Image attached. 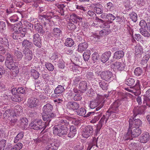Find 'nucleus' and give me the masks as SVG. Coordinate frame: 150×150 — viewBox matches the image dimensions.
Masks as SVG:
<instances>
[{"label":"nucleus","mask_w":150,"mask_h":150,"mask_svg":"<svg viewBox=\"0 0 150 150\" xmlns=\"http://www.w3.org/2000/svg\"><path fill=\"white\" fill-rule=\"evenodd\" d=\"M43 113L42 118L44 121H46L44 123L47 125L48 126L52 120L55 116V115L54 113Z\"/></svg>","instance_id":"10"},{"label":"nucleus","mask_w":150,"mask_h":150,"mask_svg":"<svg viewBox=\"0 0 150 150\" xmlns=\"http://www.w3.org/2000/svg\"><path fill=\"white\" fill-rule=\"evenodd\" d=\"M110 32V31L108 30L103 29L99 32V34L101 36L105 35L108 34Z\"/></svg>","instance_id":"57"},{"label":"nucleus","mask_w":150,"mask_h":150,"mask_svg":"<svg viewBox=\"0 0 150 150\" xmlns=\"http://www.w3.org/2000/svg\"><path fill=\"white\" fill-rule=\"evenodd\" d=\"M102 79L107 81H110L113 76L112 73L110 71L107 70L102 71L100 74Z\"/></svg>","instance_id":"9"},{"label":"nucleus","mask_w":150,"mask_h":150,"mask_svg":"<svg viewBox=\"0 0 150 150\" xmlns=\"http://www.w3.org/2000/svg\"><path fill=\"white\" fill-rule=\"evenodd\" d=\"M1 44L4 45V46L8 48H9V43L8 39L5 37H3L2 40Z\"/></svg>","instance_id":"52"},{"label":"nucleus","mask_w":150,"mask_h":150,"mask_svg":"<svg viewBox=\"0 0 150 150\" xmlns=\"http://www.w3.org/2000/svg\"><path fill=\"white\" fill-rule=\"evenodd\" d=\"M72 16L73 17L72 21L74 23H77L78 22H82L83 18L82 17L74 13L73 14Z\"/></svg>","instance_id":"33"},{"label":"nucleus","mask_w":150,"mask_h":150,"mask_svg":"<svg viewBox=\"0 0 150 150\" xmlns=\"http://www.w3.org/2000/svg\"><path fill=\"white\" fill-rule=\"evenodd\" d=\"M93 126L88 125L83 129L82 135L84 137L87 138L93 134Z\"/></svg>","instance_id":"8"},{"label":"nucleus","mask_w":150,"mask_h":150,"mask_svg":"<svg viewBox=\"0 0 150 150\" xmlns=\"http://www.w3.org/2000/svg\"><path fill=\"white\" fill-rule=\"evenodd\" d=\"M67 28L69 30H71V31H73L76 28V26L75 25L71 23H69Z\"/></svg>","instance_id":"59"},{"label":"nucleus","mask_w":150,"mask_h":150,"mask_svg":"<svg viewBox=\"0 0 150 150\" xmlns=\"http://www.w3.org/2000/svg\"><path fill=\"white\" fill-rule=\"evenodd\" d=\"M30 127L32 129L36 130L45 129L47 125L44 122L39 119H35L32 121L30 124Z\"/></svg>","instance_id":"3"},{"label":"nucleus","mask_w":150,"mask_h":150,"mask_svg":"<svg viewBox=\"0 0 150 150\" xmlns=\"http://www.w3.org/2000/svg\"><path fill=\"white\" fill-rule=\"evenodd\" d=\"M18 31L19 32V34L21 38H23L25 36V32L26 29L25 28H22L20 26H18V27H16Z\"/></svg>","instance_id":"39"},{"label":"nucleus","mask_w":150,"mask_h":150,"mask_svg":"<svg viewBox=\"0 0 150 150\" xmlns=\"http://www.w3.org/2000/svg\"><path fill=\"white\" fill-rule=\"evenodd\" d=\"M100 101L98 99H96L93 101H90V106L91 109H94L97 107L100 104Z\"/></svg>","instance_id":"36"},{"label":"nucleus","mask_w":150,"mask_h":150,"mask_svg":"<svg viewBox=\"0 0 150 150\" xmlns=\"http://www.w3.org/2000/svg\"><path fill=\"white\" fill-rule=\"evenodd\" d=\"M24 136V132H20L16 136L14 140V142L15 143H17L19 139H21Z\"/></svg>","instance_id":"50"},{"label":"nucleus","mask_w":150,"mask_h":150,"mask_svg":"<svg viewBox=\"0 0 150 150\" xmlns=\"http://www.w3.org/2000/svg\"><path fill=\"white\" fill-rule=\"evenodd\" d=\"M6 62L13 61V57L12 54L9 52H6Z\"/></svg>","instance_id":"49"},{"label":"nucleus","mask_w":150,"mask_h":150,"mask_svg":"<svg viewBox=\"0 0 150 150\" xmlns=\"http://www.w3.org/2000/svg\"><path fill=\"white\" fill-rule=\"evenodd\" d=\"M21 95L17 94L15 92V93L13 94V96L11 97V99L13 101L19 102H20L22 100V97Z\"/></svg>","instance_id":"34"},{"label":"nucleus","mask_w":150,"mask_h":150,"mask_svg":"<svg viewBox=\"0 0 150 150\" xmlns=\"http://www.w3.org/2000/svg\"><path fill=\"white\" fill-rule=\"evenodd\" d=\"M115 18V17L112 14L109 13L107 14L106 19L110 23H112V22Z\"/></svg>","instance_id":"54"},{"label":"nucleus","mask_w":150,"mask_h":150,"mask_svg":"<svg viewBox=\"0 0 150 150\" xmlns=\"http://www.w3.org/2000/svg\"><path fill=\"white\" fill-rule=\"evenodd\" d=\"M100 87L103 90H106L108 88V83L105 81H101L99 83Z\"/></svg>","instance_id":"43"},{"label":"nucleus","mask_w":150,"mask_h":150,"mask_svg":"<svg viewBox=\"0 0 150 150\" xmlns=\"http://www.w3.org/2000/svg\"><path fill=\"white\" fill-rule=\"evenodd\" d=\"M120 105V101L119 100L115 101L111 105L109 109V111L110 112L108 113V116L114 112H119L120 111L119 106Z\"/></svg>","instance_id":"7"},{"label":"nucleus","mask_w":150,"mask_h":150,"mask_svg":"<svg viewBox=\"0 0 150 150\" xmlns=\"http://www.w3.org/2000/svg\"><path fill=\"white\" fill-rule=\"evenodd\" d=\"M146 109L145 105L134 107L133 110V117H135L138 115H141L144 113V111Z\"/></svg>","instance_id":"12"},{"label":"nucleus","mask_w":150,"mask_h":150,"mask_svg":"<svg viewBox=\"0 0 150 150\" xmlns=\"http://www.w3.org/2000/svg\"><path fill=\"white\" fill-rule=\"evenodd\" d=\"M26 89L22 87H19L17 89L13 88L11 91L12 94L15 93V92L17 93V94H18L21 96V95H24L26 93Z\"/></svg>","instance_id":"21"},{"label":"nucleus","mask_w":150,"mask_h":150,"mask_svg":"<svg viewBox=\"0 0 150 150\" xmlns=\"http://www.w3.org/2000/svg\"><path fill=\"white\" fill-rule=\"evenodd\" d=\"M111 52L110 51H108L103 54L101 55L100 60L102 62L105 63L108 60L111 56Z\"/></svg>","instance_id":"23"},{"label":"nucleus","mask_w":150,"mask_h":150,"mask_svg":"<svg viewBox=\"0 0 150 150\" xmlns=\"http://www.w3.org/2000/svg\"><path fill=\"white\" fill-rule=\"evenodd\" d=\"M148 96H143V99L144 101H143L144 104H146V105H148V103L150 102V99Z\"/></svg>","instance_id":"62"},{"label":"nucleus","mask_w":150,"mask_h":150,"mask_svg":"<svg viewBox=\"0 0 150 150\" xmlns=\"http://www.w3.org/2000/svg\"><path fill=\"white\" fill-rule=\"evenodd\" d=\"M33 29L36 33L42 35H43L45 33V30L43 29L42 26L39 23H35Z\"/></svg>","instance_id":"19"},{"label":"nucleus","mask_w":150,"mask_h":150,"mask_svg":"<svg viewBox=\"0 0 150 150\" xmlns=\"http://www.w3.org/2000/svg\"><path fill=\"white\" fill-rule=\"evenodd\" d=\"M50 140V138L47 134L44 135L42 137L36 140V142H42L44 144H47Z\"/></svg>","instance_id":"31"},{"label":"nucleus","mask_w":150,"mask_h":150,"mask_svg":"<svg viewBox=\"0 0 150 150\" xmlns=\"http://www.w3.org/2000/svg\"><path fill=\"white\" fill-rule=\"evenodd\" d=\"M143 73V71L142 69L139 67L136 68L134 71V74L137 76H139L142 75Z\"/></svg>","instance_id":"53"},{"label":"nucleus","mask_w":150,"mask_h":150,"mask_svg":"<svg viewBox=\"0 0 150 150\" xmlns=\"http://www.w3.org/2000/svg\"><path fill=\"white\" fill-rule=\"evenodd\" d=\"M52 34L54 37L58 38L62 35V30L59 28H55L53 29Z\"/></svg>","instance_id":"26"},{"label":"nucleus","mask_w":150,"mask_h":150,"mask_svg":"<svg viewBox=\"0 0 150 150\" xmlns=\"http://www.w3.org/2000/svg\"><path fill=\"white\" fill-rule=\"evenodd\" d=\"M71 61L75 65V66H80L82 65V63L80 61V59L75 56L72 57Z\"/></svg>","instance_id":"32"},{"label":"nucleus","mask_w":150,"mask_h":150,"mask_svg":"<svg viewBox=\"0 0 150 150\" xmlns=\"http://www.w3.org/2000/svg\"><path fill=\"white\" fill-rule=\"evenodd\" d=\"M134 117H131L129 120V127L130 129L139 128L142 125V122L139 119H134Z\"/></svg>","instance_id":"5"},{"label":"nucleus","mask_w":150,"mask_h":150,"mask_svg":"<svg viewBox=\"0 0 150 150\" xmlns=\"http://www.w3.org/2000/svg\"><path fill=\"white\" fill-rule=\"evenodd\" d=\"M19 127L23 130H26L28 126V120L25 117L20 118L19 121Z\"/></svg>","instance_id":"15"},{"label":"nucleus","mask_w":150,"mask_h":150,"mask_svg":"<svg viewBox=\"0 0 150 150\" xmlns=\"http://www.w3.org/2000/svg\"><path fill=\"white\" fill-rule=\"evenodd\" d=\"M14 54L16 59L19 61L23 57L22 53L18 50H15L14 52Z\"/></svg>","instance_id":"40"},{"label":"nucleus","mask_w":150,"mask_h":150,"mask_svg":"<svg viewBox=\"0 0 150 150\" xmlns=\"http://www.w3.org/2000/svg\"><path fill=\"white\" fill-rule=\"evenodd\" d=\"M125 84L129 86H133L135 84V80L133 78L126 79L125 81Z\"/></svg>","instance_id":"35"},{"label":"nucleus","mask_w":150,"mask_h":150,"mask_svg":"<svg viewBox=\"0 0 150 150\" xmlns=\"http://www.w3.org/2000/svg\"><path fill=\"white\" fill-rule=\"evenodd\" d=\"M100 59L99 55L97 52H94L92 55V60L93 63H95L99 62Z\"/></svg>","instance_id":"42"},{"label":"nucleus","mask_w":150,"mask_h":150,"mask_svg":"<svg viewBox=\"0 0 150 150\" xmlns=\"http://www.w3.org/2000/svg\"><path fill=\"white\" fill-rule=\"evenodd\" d=\"M106 7L108 9H109L110 11H111L112 10H113L114 8V3L111 2H109L107 3L106 5Z\"/></svg>","instance_id":"60"},{"label":"nucleus","mask_w":150,"mask_h":150,"mask_svg":"<svg viewBox=\"0 0 150 150\" xmlns=\"http://www.w3.org/2000/svg\"><path fill=\"white\" fill-rule=\"evenodd\" d=\"M23 54H25L24 57L25 59L24 63L25 64H27V63L30 61L33 58V54L32 51L30 50H24Z\"/></svg>","instance_id":"14"},{"label":"nucleus","mask_w":150,"mask_h":150,"mask_svg":"<svg viewBox=\"0 0 150 150\" xmlns=\"http://www.w3.org/2000/svg\"><path fill=\"white\" fill-rule=\"evenodd\" d=\"M140 33L144 37L149 38L150 37V33L146 28H141L139 29Z\"/></svg>","instance_id":"45"},{"label":"nucleus","mask_w":150,"mask_h":150,"mask_svg":"<svg viewBox=\"0 0 150 150\" xmlns=\"http://www.w3.org/2000/svg\"><path fill=\"white\" fill-rule=\"evenodd\" d=\"M21 43L22 47L25 49V50H30L33 46V42L27 39H24Z\"/></svg>","instance_id":"17"},{"label":"nucleus","mask_w":150,"mask_h":150,"mask_svg":"<svg viewBox=\"0 0 150 150\" xmlns=\"http://www.w3.org/2000/svg\"><path fill=\"white\" fill-rule=\"evenodd\" d=\"M132 87L135 90H131L129 89H126V90L129 92L133 93L136 96L139 95L141 94L139 81L138 80L136 81L135 84Z\"/></svg>","instance_id":"11"},{"label":"nucleus","mask_w":150,"mask_h":150,"mask_svg":"<svg viewBox=\"0 0 150 150\" xmlns=\"http://www.w3.org/2000/svg\"><path fill=\"white\" fill-rule=\"evenodd\" d=\"M134 128L132 131V129H130L129 127L127 132L123 137V139L125 141L132 140V137H137L141 134V130L139 128Z\"/></svg>","instance_id":"2"},{"label":"nucleus","mask_w":150,"mask_h":150,"mask_svg":"<svg viewBox=\"0 0 150 150\" xmlns=\"http://www.w3.org/2000/svg\"><path fill=\"white\" fill-rule=\"evenodd\" d=\"M19 32L17 29L16 30L13 29V32L12 33V37L15 40L20 39L21 37L19 34Z\"/></svg>","instance_id":"41"},{"label":"nucleus","mask_w":150,"mask_h":150,"mask_svg":"<svg viewBox=\"0 0 150 150\" xmlns=\"http://www.w3.org/2000/svg\"><path fill=\"white\" fill-rule=\"evenodd\" d=\"M60 55L57 53H54L52 56V59H53L54 62H58L59 61V59H61L60 58Z\"/></svg>","instance_id":"56"},{"label":"nucleus","mask_w":150,"mask_h":150,"mask_svg":"<svg viewBox=\"0 0 150 150\" xmlns=\"http://www.w3.org/2000/svg\"><path fill=\"white\" fill-rule=\"evenodd\" d=\"M33 43L39 48L41 47V40L38 33H36L33 35Z\"/></svg>","instance_id":"16"},{"label":"nucleus","mask_w":150,"mask_h":150,"mask_svg":"<svg viewBox=\"0 0 150 150\" xmlns=\"http://www.w3.org/2000/svg\"><path fill=\"white\" fill-rule=\"evenodd\" d=\"M59 146V141L54 140L53 142L48 144L46 147V150H56L58 149Z\"/></svg>","instance_id":"13"},{"label":"nucleus","mask_w":150,"mask_h":150,"mask_svg":"<svg viewBox=\"0 0 150 150\" xmlns=\"http://www.w3.org/2000/svg\"><path fill=\"white\" fill-rule=\"evenodd\" d=\"M30 73L31 76L35 79H37L39 76L40 74L39 72L35 70L32 69L30 70Z\"/></svg>","instance_id":"44"},{"label":"nucleus","mask_w":150,"mask_h":150,"mask_svg":"<svg viewBox=\"0 0 150 150\" xmlns=\"http://www.w3.org/2000/svg\"><path fill=\"white\" fill-rule=\"evenodd\" d=\"M94 12L97 14H101L103 12V6L99 3L95 4H93Z\"/></svg>","instance_id":"20"},{"label":"nucleus","mask_w":150,"mask_h":150,"mask_svg":"<svg viewBox=\"0 0 150 150\" xmlns=\"http://www.w3.org/2000/svg\"><path fill=\"white\" fill-rule=\"evenodd\" d=\"M5 63L7 67L11 70L15 69L16 71L17 69H18V67L15 65L14 61L6 62Z\"/></svg>","instance_id":"28"},{"label":"nucleus","mask_w":150,"mask_h":150,"mask_svg":"<svg viewBox=\"0 0 150 150\" xmlns=\"http://www.w3.org/2000/svg\"><path fill=\"white\" fill-rule=\"evenodd\" d=\"M45 66V67L49 71H52L54 69V66L50 63L46 62Z\"/></svg>","instance_id":"55"},{"label":"nucleus","mask_w":150,"mask_h":150,"mask_svg":"<svg viewBox=\"0 0 150 150\" xmlns=\"http://www.w3.org/2000/svg\"><path fill=\"white\" fill-rule=\"evenodd\" d=\"M58 67L60 69H63L65 67V65L62 59H59L58 62Z\"/></svg>","instance_id":"61"},{"label":"nucleus","mask_w":150,"mask_h":150,"mask_svg":"<svg viewBox=\"0 0 150 150\" xmlns=\"http://www.w3.org/2000/svg\"><path fill=\"white\" fill-rule=\"evenodd\" d=\"M124 52L122 50L117 51L115 52L113 56V59L110 60L111 62H113V59H119L122 57L124 55Z\"/></svg>","instance_id":"25"},{"label":"nucleus","mask_w":150,"mask_h":150,"mask_svg":"<svg viewBox=\"0 0 150 150\" xmlns=\"http://www.w3.org/2000/svg\"><path fill=\"white\" fill-rule=\"evenodd\" d=\"M111 67L117 69L118 71H122L125 69V65L122 62H116L115 63L112 64Z\"/></svg>","instance_id":"18"},{"label":"nucleus","mask_w":150,"mask_h":150,"mask_svg":"<svg viewBox=\"0 0 150 150\" xmlns=\"http://www.w3.org/2000/svg\"><path fill=\"white\" fill-rule=\"evenodd\" d=\"M77 130L76 127V126H71L70 128V132L68 135V137L70 138H72L76 134Z\"/></svg>","instance_id":"29"},{"label":"nucleus","mask_w":150,"mask_h":150,"mask_svg":"<svg viewBox=\"0 0 150 150\" xmlns=\"http://www.w3.org/2000/svg\"><path fill=\"white\" fill-rule=\"evenodd\" d=\"M130 18L132 21L135 22L137 20V14L134 12H132L129 14Z\"/></svg>","instance_id":"51"},{"label":"nucleus","mask_w":150,"mask_h":150,"mask_svg":"<svg viewBox=\"0 0 150 150\" xmlns=\"http://www.w3.org/2000/svg\"><path fill=\"white\" fill-rule=\"evenodd\" d=\"M74 44L73 40L70 38H67L64 43L65 46L67 47H71Z\"/></svg>","instance_id":"47"},{"label":"nucleus","mask_w":150,"mask_h":150,"mask_svg":"<svg viewBox=\"0 0 150 150\" xmlns=\"http://www.w3.org/2000/svg\"><path fill=\"white\" fill-rule=\"evenodd\" d=\"M19 19V18L16 15H13L9 18L10 21L12 23H14L17 21Z\"/></svg>","instance_id":"58"},{"label":"nucleus","mask_w":150,"mask_h":150,"mask_svg":"<svg viewBox=\"0 0 150 150\" xmlns=\"http://www.w3.org/2000/svg\"><path fill=\"white\" fill-rule=\"evenodd\" d=\"M88 46V44L86 42H84L79 44L78 46V51L79 52H82L87 49Z\"/></svg>","instance_id":"27"},{"label":"nucleus","mask_w":150,"mask_h":150,"mask_svg":"<svg viewBox=\"0 0 150 150\" xmlns=\"http://www.w3.org/2000/svg\"><path fill=\"white\" fill-rule=\"evenodd\" d=\"M28 104L29 110L35 111L39 105V100L36 98H30L28 100Z\"/></svg>","instance_id":"4"},{"label":"nucleus","mask_w":150,"mask_h":150,"mask_svg":"<svg viewBox=\"0 0 150 150\" xmlns=\"http://www.w3.org/2000/svg\"><path fill=\"white\" fill-rule=\"evenodd\" d=\"M68 107H69V108L73 110L76 111L79 108V103L72 101L68 102L67 104Z\"/></svg>","instance_id":"24"},{"label":"nucleus","mask_w":150,"mask_h":150,"mask_svg":"<svg viewBox=\"0 0 150 150\" xmlns=\"http://www.w3.org/2000/svg\"><path fill=\"white\" fill-rule=\"evenodd\" d=\"M78 88L79 91L82 93L89 90L88 92L90 93L92 90L91 88L90 89V87L89 84H88L85 81H81L79 84Z\"/></svg>","instance_id":"6"},{"label":"nucleus","mask_w":150,"mask_h":150,"mask_svg":"<svg viewBox=\"0 0 150 150\" xmlns=\"http://www.w3.org/2000/svg\"><path fill=\"white\" fill-rule=\"evenodd\" d=\"M91 51L89 50H87L84 52L83 56L84 60L85 61H88L90 58Z\"/></svg>","instance_id":"46"},{"label":"nucleus","mask_w":150,"mask_h":150,"mask_svg":"<svg viewBox=\"0 0 150 150\" xmlns=\"http://www.w3.org/2000/svg\"><path fill=\"white\" fill-rule=\"evenodd\" d=\"M11 108L10 107H8L7 106L6 108V110L5 112L4 113V115L6 116H7L8 115V116H9V115H11V114H10L11 112Z\"/></svg>","instance_id":"63"},{"label":"nucleus","mask_w":150,"mask_h":150,"mask_svg":"<svg viewBox=\"0 0 150 150\" xmlns=\"http://www.w3.org/2000/svg\"><path fill=\"white\" fill-rule=\"evenodd\" d=\"M86 110L83 108H81L79 109H78L76 111V114L79 116L84 117L86 113Z\"/></svg>","instance_id":"38"},{"label":"nucleus","mask_w":150,"mask_h":150,"mask_svg":"<svg viewBox=\"0 0 150 150\" xmlns=\"http://www.w3.org/2000/svg\"><path fill=\"white\" fill-rule=\"evenodd\" d=\"M149 139V135L148 133H143L140 137V142L142 143L147 142Z\"/></svg>","instance_id":"30"},{"label":"nucleus","mask_w":150,"mask_h":150,"mask_svg":"<svg viewBox=\"0 0 150 150\" xmlns=\"http://www.w3.org/2000/svg\"><path fill=\"white\" fill-rule=\"evenodd\" d=\"M65 91L64 87L60 85H59L55 89L54 91V94H58L62 93Z\"/></svg>","instance_id":"37"},{"label":"nucleus","mask_w":150,"mask_h":150,"mask_svg":"<svg viewBox=\"0 0 150 150\" xmlns=\"http://www.w3.org/2000/svg\"><path fill=\"white\" fill-rule=\"evenodd\" d=\"M73 96L74 100L75 101L80 100L82 98L81 96L79 94H74Z\"/></svg>","instance_id":"64"},{"label":"nucleus","mask_w":150,"mask_h":150,"mask_svg":"<svg viewBox=\"0 0 150 150\" xmlns=\"http://www.w3.org/2000/svg\"><path fill=\"white\" fill-rule=\"evenodd\" d=\"M135 52L137 54H141L143 52V49L142 47L139 44L136 45L134 47Z\"/></svg>","instance_id":"48"},{"label":"nucleus","mask_w":150,"mask_h":150,"mask_svg":"<svg viewBox=\"0 0 150 150\" xmlns=\"http://www.w3.org/2000/svg\"><path fill=\"white\" fill-rule=\"evenodd\" d=\"M53 106L50 103H47L44 105L42 109L43 113H54L52 112Z\"/></svg>","instance_id":"22"},{"label":"nucleus","mask_w":150,"mask_h":150,"mask_svg":"<svg viewBox=\"0 0 150 150\" xmlns=\"http://www.w3.org/2000/svg\"><path fill=\"white\" fill-rule=\"evenodd\" d=\"M60 123L55 125L53 128V133L59 137L66 135L68 133V126L69 124V121L67 120L61 119L59 121Z\"/></svg>","instance_id":"1"}]
</instances>
